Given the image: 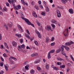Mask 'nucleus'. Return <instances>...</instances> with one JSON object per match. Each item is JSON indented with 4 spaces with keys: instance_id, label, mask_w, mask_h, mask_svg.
Returning a JSON list of instances; mask_svg holds the SVG:
<instances>
[{
    "instance_id": "nucleus-1",
    "label": "nucleus",
    "mask_w": 74,
    "mask_h": 74,
    "mask_svg": "<svg viewBox=\"0 0 74 74\" xmlns=\"http://www.w3.org/2000/svg\"><path fill=\"white\" fill-rule=\"evenodd\" d=\"M21 18H22V19H23V20H25V22H26L28 25H31V26H32L34 27V24L32 23H31V22H30V21H29L28 19L24 18V17H21Z\"/></svg>"
},
{
    "instance_id": "nucleus-2",
    "label": "nucleus",
    "mask_w": 74,
    "mask_h": 74,
    "mask_svg": "<svg viewBox=\"0 0 74 74\" xmlns=\"http://www.w3.org/2000/svg\"><path fill=\"white\" fill-rule=\"evenodd\" d=\"M36 33L38 34L39 38H41V35L40 33L38 32V31L37 30H36Z\"/></svg>"
},
{
    "instance_id": "nucleus-3",
    "label": "nucleus",
    "mask_w": 74,
    "mask_h": 74,
    "mask_svg": "<svg viewBox=\"0 0 74 74\" xmlns=\"http://www.w3.org/2000/svg\"><path fill=\"white\" fill-rule=\"evenodd\" d=\"M18 29L21 31V32H23V29L22 28V27H21V26H20L19 25H18Z\"/></svg>"
},
{
    "instance_id": "nucleus-4",
    "label": "nucleus",
    "mask_w": 74,
    "mask_h": 74,
    "mask_svg": "<svg viewBox=\"0 0 74 74\" xmlns=\"http://www.w3.org/2000/svg\"><path fill=\"white\" fill-rule=\"evenodd\" d=\"M51 27L48 25L46 26L45 27V30H48V31H49V30H51Z\"/></svg>"
},
{
    "instance_id": "nucleus-5",
    "label": "nucleus",
    "mask_w": 74,
    "mask_h": 74,
    "mask_svg": "<svg viewBox=\"0 0 74 74\" xmlns=\"http://www.w3.org/2000/svg\"><path fill=\"white\" fill-rule=\"evenodd\" d=\"M51 22L53 23H55L56 25H57L58 24V22H57V21H56L55 19H52L51 21Z\"/></svg>"
},
{
    "instance_id": "nucleus-6",
    "label": "nucleus",
    "mask_w": 74,
    "mask_h": 74,
    "mask_svg": "<svg viewBox=\"0 0 74 74\" xmlns=\"http://www.w3.org/2000/svg\"><path fill=\"white\" fill-rule=\"evenodd\" d=\"M69 11L70 14H73V9H69Z\"/></svg>"
},
{
    "instance_id": "nucleus-7",
    "label": "nucleus",
    "mask_w": 74,
    "mask_h": 74,
    "mask_svg": "<svg viewBox=\"0 0 74 74\" xmlns=\"http://www.w3.org/2000/svg\"><path fill=\"white\" fill-rule=\"evenodd\" d=\"M12 45L14 47H16L17 46V43L15 42H12Z\"/></svg>"
},
{
    "instance_id": "nucleus-8",
    "label": "nucleus",
    "mask_w": 74,
    "mask_h": 74,
    "mask_svg": "<svg viewBox=\"0 0 74 74\" xmlns=\"http://www.w3.org/2000/svg\"><path fill=\"white\" fill-rule=\"evenodd\" d=\"M32 15L34 17H35V18H37V14H36V12H32Z\"/></svg>"
},
{
    "instance_id": "nucleus-9",
    "label": "nucleus",
    "mask_w": 74,
    "mask_h": 74,
    "mask_svg": "<svg viewBox=\"0 0 74 74\" xmlns=\"http://www.w3.org/2000/svg\"><path fill=\"white\" fill-rule=\"evenodd\" d=\"M57 59L59 61H64V60L62 59V58H57Z\"/></svg>"
},
{
    "instance_id": "nucleus-10",
    "label": "nucleus",
    "mask_w": 74,
    "mask_h": 74,
    "mask_svg": "<svg viewBox=\"0 0 74 74\" xmlns=\"http://www.w3.org/2000/svg\"><path fill=\"white\" fill-rule=\"evenodd\" d=\"M45 67L47 69V70H49V65L46 64Z\"/></svg>"
},
{
    "instance_id": "nucleus-11",
    "label": "nucleus",
    "mask_w": 74,
    "mask_h": 74,
    "mask_svg": "<svg viewBox=\"0 0 74 74\" xmlns=\"http://www.w3.org/2000/svg\"><path fill=\"white\" fill-rule=\"evenodd\" d=\"M65 45H66L67 46H70L71 45V43H70V42H67L65 44Z\"/></svg>"
},
{
    "instance_id": "nucleus-12",
    "label": "nucleus",
    "mask_w": 74,
    "mask_h": 74,
    "mask_svg": "<svg viewBox=\"0 0 74 74\" xmlns=\"http://www.w3.org/2000/svg\"><path fill=\"white\" fill-rule=\"evenodd\" d=\"M60 51H61V49H58L56 51V53H59L60 52Z\"/></svg>"
},
{
    "instance_id": "nucleus-13",
    "label": "nucleus",
    "mask_w": 74,
    "mask_h": 74,
    "mask_svg": "<svg viewBox=\"0 0 74 74\" xmlns=\"http://www.w3.org/2000/svg\"><path fill=\"white\" fill-rule=\"evenodd\" d=\"M4 66H5V69H6V71H8V65H4Z\"/></svg>"
},
{
    "instance_id": "nucleus-14",
    "label": "nucleus",
    "mask_w": 74,
    "mask_h": 74,
    "mask_svg": "<svg viewBox=\"0 0 74 74\" xmlns=\"http://www.w3.org/2000/svg\"><path fill=\"white\" fill-rule=\"evenodd\" d=\"M50 53H49V52L48 53L47 56L48 59H49L50 58H51V54Z\"/></svg>"
},
{
    "instance_id": "nucleus-15",
    "label": "nucleus",
    "mask_w": 74,
    "mask_h": 74,
    "mask_svg": "<svg viewBox=\"0 0 74 74\" xmlns=\"http://www.w3.org/2000/svg\"><path fill=\"white\" fill-rule=\"evenodd\" d=\"M38 55V54L37 53H35L34 54H33L31 55V56L32 57H33V56H37Z\"/></svg>"
},
{
    "instance_id": "nucleus-16",
    "label": "nucleus",
    "mask_w": 74,
    "mask_h": 74,
    "mask_svg": "<svg viewBox=\"0 0 74 74\" xmlns=\"http://www.w3.org/2000/svg\"><path fill=\"white\" fill-rule=\"evenodd\" d=\"M4 45H5V47H6L8 49H9V47H8L7 44V43H6V42H5L4 43Z\"/></svg>"
},
{
    "instance_id": "nucleus-17",
    "label": "nucleus",
    "mask_w": 74,
    "mask_h": 74,
    "mask_svg": "<svg viewBox=\"0 0 74 74\" xmlns=\"http://www.w3.org/2000/svg\"><path fill=\"white\" fill-rule=\"evenodd\" d=\"M64 48H65V49L67 51H68L69 50V47L64 46Z\"/></svg>"
},
{
    "instance_id": "nucleus-18",
    "label": "nucleus",
    "mask_w": 74,
    "mask_h": 74,
    "mask_svg": "<svg viewBox=\"0 0 74 74\" xmlns=\"http://www.w3.org/2000/svg\"><path fill=\"white\" fill-rule=\"evenodd\" d=\"M29 67V65H27L26 66H25V68L26 70H29V68H28Z\"/></svg>"
},
{
    "instance_id": "nucleus-19",
    "label": "nucleus",
    "mask_w": 74,
    "mask_h": 74,
    "mask_svg": "<svg viewBox=\"0 0 74 74\" xmlns=\"http://www.w3.org/2000/svg\"><path fill=\"white\" fill-rule=\"evenodd\" d=\"M46 10L47 12H49V8H48L47 6H46Z\"/></svg>"
},
{
    "instance_id": "nucleus-20",
    "label": "nucleus",
    "mask_w": 74,
    "mask_h": 74,
    "mask_svg": "<svg viewBox=\"0 0 74 74\" xmlns=\"http://www.w3.org/2000/svg\"><path fill=\"white\" fill-rule=\"evenodd\" d=\"M16 36H17L19 38L21 37V35L19 34H16Z\"/></svg>"
},
{
    "instance_id": "nucleus-21",
    "label": "nucleus",
    "mask_w": 74,
    "mask_h": 74,
    "mask_svg": "<svg viewBox=\"0 0 74 74\" xmlns=\"http://www.w3.org/2000/svg\"><path fill=\"white\" fill-rule=\"evenodd\" d=\"M21 48H23L24 49L25 48V45H24V44H23L21 46Z\"/></svg>"
},
{
    "instance_id": "nucleus-22",
    "label": "nucleus",
    "mask_w": 74,
    "mask_h": 74,
    "mask_svg": "<svg viewBox=\"0 0 74 74\" xmlns=\"http://www.w3.org/2000/svg\"><path fill=\"white\" fill-rule=\"evenodd\" d=\"M11 2L12 4H13L14 3H15L16 2V0H11Z\"/></svg>"
},
{
    "instance_id": "nucleus-23",
    "label": "nucleus",
    "mask_w": 74,
    "mask_h": 74,
    "mask_svg": "<svg viewBox=\"0 0 74 74\" xmlns=\"http://www.w3.org/2000/svg\"><path fill=\"white\" fill-rule=\"evenodd\" d=\"M62 1V3H64V4H66V1H66V0H61Z\"/></svg>"
},
{
    "instance_id": "nucleus-24",
    "label": "nucleus",
    "mask_w": 74,
    "mask_h": 74,
    "mask_svg": "<svg viewBox=\"0 0 74 74\" xmlns=\"http://www.w3.org/2000/svg\"><path fill=\"white\" fill-rule=\"evenodd\" d=\"M34 72V71L33 70H31L30 71L31 74H33Z\"/></svg>"
},
{
    "instance_id": "nucleus-25",
    "label": "nucleus",
    "mask_w": 74,
    "mask_h": 74,
    "mask_svg": "<svg viewBox=\"0 0 74 74\" xmlns=\"http://www.w3.org/2000/svg\"><path fill=\"white\" fill-rule=\"evenodd\" d=\"M55 49L52 50L50 51L49 52L50 53H53V52H55Z\"/></svg>"
},
{
    "instance_id": "nucleus-26",
    "label": "nucleus",
    "mask_w": 74,
    "mask_h": 74,
    "mask_svg": "<svg viewBox=\"0 0 74 74\" xmlns=\"http://www.w3.org/2000/svg\"><path fill=\"white\" fill-rule=\"evenodd\" d=\"M40 62V61L39 60H38L37 61H35L34 62V63L35 64H36L37 63H39V62Z\"/></svg>"
},
{
    "instance_id": "nucleus-27",
    "label": "nucleus",
    "mask_w": 74,
    "mask_h": 74,
    "mask_svg": "<svg viewBox=\"0 0 74 74\" xmlns=\"http://www.w3.org/2000/svg\"><path fill=\"white\" fill-rule=\"evenodd\" d=\"M61 52L62 54V55H64V56H66V53H65V52L64 51H61Z\"/></svg>"
},
{
    "instance_id": "nucleus-28",
    "label": "nucleus",
    "mask_w": 74,
    "mask_h": 74,
    "mask_svg": "<svg viewBox=\"0 0 74 74\" xmlns=\"http://www.w3.org/2000/svg\"><path fill=\"white\" fill-rule=\"evenodd\" d=\"M57 14V16L58 18H60V16H61V14L60 13H58Z\"/></svg>"
},
{
    "instance_id": "nucleus-29",
    "label": "nucleus",
    "mask_w": 74,
    "mask_h": 74,
    "mask_svg": "<svg viewBox=\"0 0 74 74\" xmlns=\"http://www.w3.org/2000/svg\"><path fill=\"white\" fill-rule=\"evenodd\" d=\"M60 67L61 69L62 68H64L65 67V65H60Z\"/></svg>"
},
{
    "instance_id": "nucleus-30",
    "label": "nucleus",
    "mask_w": 74,
    "mask_h": 74,
    "mask_svg": "<svg viewBox=\"0 0 74 74\" xmlns=\"http://www.w3.org/2000/svg\"><path fill=\"white\" fill-rule=\"evenodd\" d=\"M49 38L47 37L46 39V42H49Z\"/></svg>"
},
{
    "instance_id": "nucleus-31",
    "label": "nucleus",
    "mask_w": 74,
    "mask_h": 74,
    "mask_svg": "<svg viewBox=\"0 0 74 74\" xmlns=\"http://www.w3.org/2000/svg\"><path fill=\"white\" fill-rule=\"evenodd\" d=\"M53 69L55 70H58L59 69L56 67H53Z\"/></svg>"
},
{
    "instance_id": "nucleus-32",
    "label": "nucleus",
    "mask_w": 74,
    "mask_h": 74,
    "mask_svg": "<svg viewBox=\"0 0 74 74\" xmlns=\"http://www.w3.org/2000/svg\"><path fill=\"white\" fill-rule=\"evenodd\" d=\"M11 58H12V59H14V60L16 61V58H15L13 57H10Z\"/></svg>"
},
{
    "instance_id": "nucleus-33",
    "label": "nucleus",
    "mask_w": 74,
    "mask_h": 74,
    "mask_svg": "<svg viewBox=\"0 0 74 74\" xmlns=\"http://www.w3.org/2000/svg\"><path fill=\"white\" fill-rule=\"evenodd\" d=\"M16 7H17L19 9H21V6L20 5H17V6H16Z\"/></svg>"
},
{
    "instance_id": "nucleus-34",
    "label": "nucleus",
    "mask_w": 74,
    "mask_h": 74,
    "mask_svg": "<svg viewBox=\"0 0 74 74\" xmlns=\"http://www.w3.org/2000/svg\"><path fill=\"white\" fill-rule=\"evenodd\" d=\"M70 56L71 59H72V60H73V62H74V58H73V56H72V55H71Z\"/></svg>"
},
{
    "instance_id": "nucleus-35",
    "label": "nucleus",
    "mask_w": 74,
    "mask_h": 74,
    "mask_svg": "<svg viewBox=\"0 0 74 74\" xmlns=\"http://www.w3.org/2000/svg\"><path fill=\"white\" fill-rule=\"evenodd\" d=\"M3 64H4L3 62H1L0 63V66H1V67H3Z\"/></svg>"
},
{
    "instance_id": "nucleus-36",
    "label": "nucleus",
    "mask_w": 74,
    "mask_h": 74,
    "mask_svg": "<svg viewBox=\"0 0 74 74\" xmlns=\"http://www.w3.org/2000/svg\"><path fill=\"white\" fill-rule=\"evenodd\" d=\"M60 11L58 10H56V13L57 14H60Z\"/></svg>"
},
{
    "instance_id": "nucleus-37",
    "label": "nucleus",
    "mask_w": 74,
    "mask_h": 74,
    "mask_svg": "<svg viewBox=\"0 0 74 74\" xmlns=\"http://www.w3.org/2000/svg\"><path fill=\"white\" fill-rule=\"evenodd\" d=\"M4 26L6 28V30L7 31L8 30V26L6 25H5Z\"/></svg>"
},
{
    "instance_id": "nucleus-38",
    "label": "nucleus",
    "mask_w": 74,
    "mask_h": 74,
    "mask_svg": "<svg viewBox=\"0 0 74 74\" xmlns=\"http://www.w3.org/2000/svg\"><path fill=\"white\" fill-rule=\"evenodd\" d=\"M4 26L6 28V30L7 31L8 30V26L6 25H5Z\"/></svg>"
},
{
    "instance_id": "nucleus-39",
    "label": "nucleus",
    "mask_w": 74,
    "mask_h": 74,
    "mask_svg": "<svg viewBox=\"0 0 74 74\" xmlns=\"http://www.w3.org/2000/svg\"><path fill=\"white\" fill-rule=\"evenodd\" d=\"M8 26L10 27H11L12 26V23H11L10 24H8Z\"/></svg>"
},
{
    "instance_id": "nucleus-40",
    "label": "nucleus",
    "mask_w": 74,
    "mask_h": 74,
    "mask_svg": "<svg viewBox=\"0 0 74 74\" xmlns=\"http://www.w3.org/2000/svg\"><path fill=\"white\" fill-rule=\"evenodd\" d=\"M41 14L42 15H44V16H45V12H42Z\"/></svg>"
},
{
    "instance_id": "nucleus-41",
    "label": "nucleus",
    "mask_w": 74,
    "mask_h": 74,
    "mask_svg": "<svg viewBox=\"0 0 74 74\" xmlns=\"http://www.w3.org/2000/svg\"><path fill=\"white\" fill-rule=\"evenodd\" d=\"M21 2L23 4H25V1H24V0H21Z\"/></svg>"
},
{
    "instance_id": "nucleus-42",
    "label": "nucleus",
    "mask_w": 74,
    "mask_h": 74,
    "mask_svg": "<svg viewBox=\"0 0 74 74\" xmlns=\"http://www.w3.org/2000/svg\"><path fill=\"white\" fill-rule=\"evenodd\" d=\"M62 49H61V51H63V50H64V47L63 46L61 47Z\"/></svg>"
},
{
    "instance_id": "nucleus-43",
    "label": "nucleus",
    "mask_w": 74,
    "mask_h": 74,
    "mask_svg": "<svg viewBox=\"0 0 74 74\" xmlns=\"http://www.w3.org/2000/svg\"><path fill=\"white\" fill-rule=\"evenodd\" d=\"M56 64L58 65H61V64H62V63H61L60 62H57L56 63Z\"/></svg>"
},
{
    "instance_id": "nucleus-44",
    "label": "nucleus",
    "mask_w": 74,
    "mask_h": 74,
    "mask_svg": "<svg viewBox=\"0 0 74 74\" xmlns=\"http://www.w3.org/2000/svg\"><path fill=\"white\" fill-rule=\"evenodd\" d=\"M51 26H52L53 28H55V25H53V24H51Z\"/></svg>"
},
{
    "instance_id": "nucleus-45",
    "label": "nucleus",
    "mask_w": 74,
    "mask_h": 74,
    "mask_svg": "<svg viewBox=\"0 0 74 74\" xmlns=\"http://www.w3.org/2000/svg\"><path fill=\"white\" fill-rule=\"evenodd\" d=\"M55 43L53 42V43H51V46H53V45H55Z\"/></svg>"
},
{
    "instance_id": "nucleus-46",
    "label": "nucleus",
    "mask_w": 74,
    "mask_h": 74,
    "mask_svg": "<svg viewBox=\"0 0 74 74\" xmlns=\"http://www.w3.org/2000/svg\"><path fill=\"white\" fill-rule=\"evenodd\" d=\"M26 31L27 32V33L28 34H30V32H29V30H28L26 29Z\"/></svg>"
},
{
    "instance_id": "nucleus-47",
    "label": "nucleus",
    "mask_w": 74,
    "mask_h": 74,
    "mask_svg": "<svg viewBox=\"0 0 74 74\" xmlns=\"http://www.w3.org/2000/svg\"><path fill=\"white\" fill-rule=\"evenodd\" d=\"M63 34L64 36H65V37L67 36V34L65 33V31L64 32H63Z\"/></svg>"
},
{
    "instance_id": "nucleus-48",
    "label": "nucleus",
    "mask_w": 74,
    "mask_h": 74,
    "mask_svg": "<svg viewBox=\"0 0 74 74\" xmlns=\"http://www.w3.org/2000/svg\"><path fill=\"white\" fill-rule=\"evenodd\" d=\"M37 70H41V68L40 67L37 66Z\"/></svg>"
},
{
    "instance_id": "nucleus-49",
    "label": "nucleus",
    "mask_w": 74,
    "mask_h": 74,
    "mask_svg": "<svg viewBox=\"0 0 74 74\" xmlns=\"http://www.w3.org/2000/svg\"><path fill=\"white\" fill-rule=\"evenodd\" d=\"M3 55L4 57H5V58H6V57H7V56L5 54V53H4L3 54Z\"/></svg>"
},
{
    "instance_id": "nucleus-50",
    "label": "nucleus",
    "mask_w": 74,
    "mask_h": 74,
    "mask_svg": "<svg viewBox=\"0 0 74 74\" xmlns=\"http://www.w3.org/2000/svg\"><path fill=\"white\" fill-rule=\"evenodd\" d=\"M3 9L4 11H7V8H6V7L4 6Z\"/></svg>"
},
{
    "instance_id": "nucleus-51",
    "label": "nucleus",
    "mask_w": 74,
    "mask_h": 74,
    "mask_svg": "<svg viewBox=\"0 0 74 74\" xmlns=\"http://www.w3.org/2000/svg\"><path fill=\"white\" fill-rule=\"evenodd\" d=\"M35 7L36 8V9L37 10H38V6L36 5Z\"/></svg>"
},
{
    "instance_id": "nucleus-52",
    "label": "nucleus",
    "mask_w": 74,
    "mask_h": 74,
    "mask_svg": "<svg viewBox=\"0 0 74 74\" xmlns=\"http://www.w3.org/2000/svg\"><path fill=\"white\" fill-rule=\"evenodd\" d=\"M65 31H66V33H68V32H69V31L68 30V29H65Z\"/></svg>"
},
{
    "instance_id": "nucleus-53",
    "label": "nucleus",
    "mask_w": 74,
    "mask_h": 74,
    "mask_svg": "<svg viewBox=\"0 0 74 74\" xmlns=\"http://www.w3.org/2000/svg\"><path fill=\"white\" fill-rule=\"evenodd\" d=\"M34 43H35V44L37 45V44H38V42L37 41H35V42H34Z\"/></svg>"
},
{
    "instance_id": "nucleus-54",
    "label": "nucleus",
    "mask_w": 74,
    "mask_h": 74,
    "mask_svg": "<svg viewBox=\"0 0 74 74\" xmlns=\"http://www.w3.org/2000/svg\"><path fill=\"white\" fill-rule=\"evenodd\" d=\"M14 9H16V10H19V8H17V7H14Z\"/></svg>"
},
{
    "instance_id": "nucleus-55",
    "label": "nucleus",
    "mask_w": 74,
    "mask_h": 74,
    "mask_svg": "<svg viewBox=\"0 0 74 74\" xmlns=\"http://www.w3.org/2000/svg\"><path fill=\"white\" fill-rule=\"evenodd\" d=\"M20 41L21 42V43H22V42H23V39H21Z\"/></svg>"
},
{
    "instance_id": "nucleus-56",
    "label": "nucleus",
    "mask_w": 74,
    "mask_h": 74,
    "mask_svg": "<svg viewBox=\"0 0 74 74\" xmlns=\"http://www.w3.org/2000/svg\"><path fill=\"white\" fill-rule=\"evenodd\" d=\"M69 70H70V68H67L66 71L67 72H69Z\"/></svg>"
},
{
    "instance_id": "nucleus-57",
    "label": "nucleus",
    "mask_w": 74,
    "mask_h": 74,
    "mask_svg": "<svg viewBox=\"0 0 74 74\" xmlns=\"http://www.w3.org/2000/svg\"><path fill=\"white\" fill-rule=\"evenodd\" d=\"M39 7L41 8H42V9L43 8V7H42V5H39Z\"/></svg>"
},
{
    "instance_id": "nucleus-58",
    "label": "nucleus",
    "mask_w": 74,
    "mask_h": 74,
    "mask_svg": "<svg viewBox=\"0 0 74 74\" xmlns=\"http://www.w3.org/2000/svg\"><path fill=\"white\" fill-rule=\"evenodd\" d=\"M6 5L7 6H8V7L10 5V4H9V3H6Z\"/></svg>"
},
{
    "instance_id": "nucleus-59",
    "label": "nucleus",
    "mask_w": 74,
    "mask_h": 74,
    "mask_svg": "<svg viewBox=\"0 0 74 74\" xmlns=\"http://www.w3.org/2000/svg\"><path fill=\"white\" fill-rule=\"evenodd\" d=\"M1 59L2 61H4V59H3V57H2L1 56Z\"/></svg>"
},
{
    "instance_id": "nucleus-60",
    "label": "nucleus",
    "mask_w": 74,
    "mask_h": 74,
    "mask_svg": "<svg viewBox=\"0 0 74 74\" xmlns=\"http://www.w3.org/2000/svg\"><path fill=\"white\" fill-rule=\"evenodd\" d=\"M1 39H2V36L1 34H0V40H1Z\"/></svg>"
},
{
    "instance_id": "nucleus-61",
    "label": "nucleus",
    "mask_w": 74,
    "mask_h": 74,
    "mask_svg": "<svg viewBox=\"0 0 74 74\" xmlns=\"http://www.w3.org/2000/svg\"><path fill=\"white\" fill-rule=\"evenodd\" d=\"M40 30H41L42 31V30H43V29H42V27L41 26L40 27Z\"/></svg>"
},
{
    "instance_id": "nucleus-62",
    "label": "nucleus",
    "mask_w": 74,
    "mask_h": 74,
    "mask_svg": "<svg viewBox=\"0 0 74 74\" xmlns=\"http://www.w3.org/2000/svg\"><path fill=\"white\" fill-rule=\"evenodd\" d=\"M3 45H2L1 46V49H3Z\"/></svg>"
},
{
    "instance_id": "nucleus-63",
    "label": "nucleus",
    "mask_w": 74,
    "mask_h": 74,
    "mask_svg": "<svg viewBox=\"0 0 74 74\" xmlns=\"http://www.w3.org/2000/svg\"><path fill=\"white\" fill-rule=\"evenodd\" d=\"M70 43H71V45L72 44H74V42H73L72 41H71L70 42Z\"/></svg>"
},
{
    "instance_id": "nucleus-64",
    "label": "nucleus",
    "mask_w": 74,
    "mask_h": 74,
    "mask_svg": "<svg viewBox=\"0 0 74 74\" xmlns=\"http://www.w3.org/2000/svg\"><path fill=\"white\" fill-rule=\"evenodd\" d=\"M4 73V71H1L0 72V74H3Z\"/></svg>"
}]
</instances>
